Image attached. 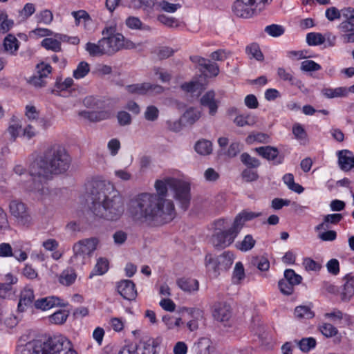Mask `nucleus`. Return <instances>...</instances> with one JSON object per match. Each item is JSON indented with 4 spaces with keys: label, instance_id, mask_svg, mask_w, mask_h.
Wrapping results in <instances>:
<instances>
[{
    "label": "nucleus",
    "instance_id": "32",
    "mask_svg": "<svg viewBox=\"0 0 354 354\" xmlns=\"http://www.w3.org/2000/svg\"><path fill=\"white\" fill-rule=\"evenodd\" d=\"M183 91L190 93L193 95L198 96L205 88V84L200 82L198 79H194L181 85Z\"/></svg>",
    "mask_w": 354,
    "mask_h": 354
},
{
    "label": "nucleus",
    "instance_id": "56",
    "mask_svg": "<svg viewBox=\"0 0 354 354\" xmlns=\"http://www.w3.org/2000/svg\"><path fill=\"white\" fill-rule=\"evenodd\" d=\"M245 277L243 265L241 262H236L233 270L232 281L234 283H239Z\"/></svg>",
    "mask_w": 354,
    "mask_h": 354
},
{
    "label": "nucleus",
    "instance_id": "59",
    "mask_svg": "<svg viewBox=\"0 0 354 354\" xmlns=\"http://www.w3.org/2000/svg\"><path fill=\"white\" fill-rule=\"evenodd\" d=\"M14 22L11 19H8L6 12H0V32L6 33L9 31L13 26Z\"/></svg>",
    "mask_w": 354,
    "mask_h": 354
},
{
    "label": "nucleus",
    "instance_id": "31",
    "mask_svg": "<svg viewBox=\"0 0 354 354\" xmlns=\"http://www.w3.org/2000/svg\"><path fill=\"white\" fill-rule=\"evenodd\" d=\"M178 286L184 292H193L198 291L199 283L195 279L181 278L177 281Z\"/></svg>",
    "mask_w": 354,
    "mask_h": 354
},
{
    "label": "nucleus",
    "instance_id": "58",
    "mask_svg": "<svg viewBox=\"0 0 354 354\" xmlns=\"http://www.w3.org/2000/svg\"><path fill=\"white\" fill-rule=\"evenodd\" d=\"M35 122H30L29 124L23 127L22 137L29 140L37 136L39 133V131L35 125Z\"/></svg>",
    "mask_w": 354,
    "mask_h": 354
},
{
    "label": "nucleus",
    "instance_id": "37",
    "mask_svg": "<svg viewBox=\"0 0 354 354\" xmlns=\"http://www.w3.org/2000/svg\"><path fill=\"white\" fill-rule=\"evenodd\" d=\"M238 127H252L257 122V116L252 113L238 115L234 120Z\"/></svg>",
    "mask_w": 354,
    "mask_h": 354
},
{
    "label": "nucleus",
    "instance_id": "23",
    "mask_svg": "<svg viewBox=\"0 0 354 354\" xmlns=\"http://www.w3.org/2000/svg\"><path fill=\"white\" fill-rule=\"evenodd\" d=\"M72 15L75 18L76 26H83L87 30H92L93 20L85 10L73 11Z\"/></svg>",
    "mask_w": 354,
    "mask_h": 354
},
{
    "label": "nucleus",
    "instance_id": "8",
    "mask_svg": "<svg viewBox=\"0 0 354 354\" xmlns=\"http://www.w3.org/2000/svg\"><path fill=\"white\" fill-rule=\"evenodd\" d=\"M15 174L21 177V181L28 192H34L38 196H42L48 193V189L45 187L43 180H37L36 178H39L38 175H32L31 174V168L30 173H28L26 169L20 164H17L13 168Z\"/></svg>",
    "mask_w": 354,
    "mask_h": 354
},
{
    "label": "nucleus",
    "instance_id": "26",
    "mask_svg": "<svg viewBox=\"0 0 354 354\" xmlns=\"http://www.w3.org/2000/svg\"><path fill=\"white\" fill-rule=\"evenodd\" d=\"M180 313H187L192 318L186 323V326L190 332L196 330L198 328V318L195 316H199L201 311L199 309L194 308H182L180 310Z\"/></svg>",
    "mask_w": 354,
    "mask_h": 354
},
{
    "label": "nucleus",
    "instance_id": "19",
    "mask_svg": "<svg viewBox=\"0 0 354 354\" xmlns=\"http://www.w3.org/2000/svg\"><path fill=\"white\" fill-rule=\"evenodd\" d=\"M192 61L198 64L200 70L203 73L207 71L210 77H216L219 73V68L217 64L212 62L209 59L203 57H196L192 58Z\"/></svg>",
    "mask_w": 354,
    "mask_h": 354
},
{
    "label": "nucleus",
    "instance_id": "36",
    "mask_svg": "<svg viewBox=\"0 0 354 354\" xmlns=\"http://www.w3.org/2000/svg\"><path fill=\"white\" fill-rule=\"evenodd\" d=\"M77 279V274L74 270L72 268H66L64 270L58 277V281L60 284L69 286L73 284Z\"/></svg>",
    "mask_w": 354,
    "mask_h": 354
},
{
    "label": "nucleus",
    "instance_id": "5",
    "mask_svg": "<svg viewBox=\"0 0 354 354\" xmlns=\"http://www.w3.org/2000/svg\"><path fill=\"white\" fill-rule=\"evenodd\" d=\"M104 37L102 39L106 55H112L120 50L122 48H134L136 44L129 40L125 39L122 34L117 33L115 27H106L103 31Z\"/></svg>",
    "mask_w": 354,
    "mask_h": 354
},
{
    "label": "nucleus",
    "instance_id": "34",
    "mask_svg": "<svg viewBox=\"0 0 354 354\" xmlns=\"http://www.w3.org/2000/svg\"><path fill=\"white\" fill-rule=\"evenodd\" d=\"M342 218L341 214H330L324 216L323 222L315 227L316 231L327 230L330 227V224H337Z\"/></svg>",
    "mask_w": 354,
    "mask_h": 354
},
{
    "label": "nucleus",
    "instance_id": "51",
    "mask_svg": "<svg viewBox=\"0 0 354 354\" xmlns=\"http://www.w3.org/2000/svg\"><path fill=\"white\" fill-rule=\"evenodd\" d=\"M283 180L290 189L298 194H301L303 192V187L295 183L294 176L292 174H285L283 177Z\"/></svg>",
    "mask_w": 354,
    "mask_h": 354
},
{
    "label": "nucleus",
    "instance_id": "27",
    "mask_svg": "<svg viewBox=\"0 0 354 354\" xmlns=\"http://www.w3.org/2000/svg\"><path fill=\"white\" fill-rule=\"evenodd\" d=\"M80 115L84 119L91 122H99L104 120H107L111 117V113L107 111H81Z\"/></svg>",
    "mask_w": 354,
    "mask_h": 354
},
{
    "label": "nucleus",
    "instance_id": "38",
    "mask_svg": "<svg viewBox=\"0 0 354 354\" xmlns=\"http://www.w3.org/2000/svg\"><path fill=\"white\" fill-rule=\"evenodd\" d=\"M255 151L268 160H275L277 158L279 151L277 148L266 146L255 148Z\"/></svg>",
    "mask_w": 354,
    "mask_h": 354
},
{
    "label": "nucleus",
    "instance_id": "41",
    "mask_svg": "<svg viewBox=\"0 0 354 354\" xmlns=\"http://www.w3.org/2000/svg\"><path fill=\"white\" fill-rule=\"evenodd\" d=\"M195 151L201 156H207L212 152V144L207 140H200L194 146Z\"/></svg>",
    "mask_w": 354,
    "mask_h": 354
},
{
    "label": "nucleus",
    "instance_id": "50",
    "mask_svg": "<svg viewBox=\"0 0 354 354\" xmlns=\"http://www.w3.org/2000/svg\"><path fill=\"white\" fill-rule=\"evenodd\" d=\"M299 349L303 352H308L316 346V339L313 337L303 338L300 341L295 340Z\"/></svg>",
    "mask_w": 354,
    "mask_h": 354
},
{
    "label": "nucleus",
    "instance_id": "42",
    "mask_svg": "<svg viewBox=\"0 0 354 354\" xmlns=\"http://www.w3.org/2000/svg\"><path fill=\"white\" fill-rule=\"evenodd\" d=\"M90 65L84 61L80 62L73 72V77L75 80L84 78L90 72Z\"/></svg>",
    "mask_w": 354,
    "mask_h": 354
},
{
    "label": "nucleus",
    "instance_id": "2",
    "mask_svg": "<svg viewBox=\"0 0 354 354\" xmlns=\"http://www.w3.org/2000/svg\"><path fill=\"white\" fill-rule=\"evenodd\" d=\"M89 209L96 218L111 221L119 220L124 212L122 196L109 181L94 183Z\"/></svg>",
    "mask_w": 354,
    "mask_h": 354
},
{
    "label": "nucleus",
    "instance_id": "9",
    "mask_svg": "<svg viewBox=\"0 0 354 354\" xmlns=\"http://www.w3.org/2000/svg\"><path fill=\"white\" fill-rule=\"evenodd\" d=\"M234 259V254L230 251L224 252L216 257L207 254L205 256V264L207 271L211 273L212 277H217L221 272L230 269Z\"/></svg>",
    "mask_w": 354,
    "mask_h": 354
},
{
    "label": "nucleus",
    "instance_id": "62",
    "mask_svg": "<svg viewBox=\"0 0 354 354\" xmlns=\"http://www.w3.org/2000/svg\"><path fill=\"white\" fill-rule=\"evenodd\" d=\"M269 137L267 134L263 133H252L245 139L246 143L252 145L254 142H267Z\"/></svg>",
    "mask_w": 354,
    "mask_h": 354
},
{
    "label": "nucleus",
    "instance_id": "53",
    "mask_svg": "<svg viewBox=\"0 0 354 354\" xmlns=\"http://www.w3.org/2000/svg\"><path fill=\"white\" fill-rule=\"evenodd\" d=\"M68 317V311L65 310H60L49 316L48 320L50 323L54 324H62L66 321Z\"/></svg>",
    "mask_w": 354,
    "mask_h": 354
},
{
    "label": "nucleus",
    "instance_id": "14",
    "mask_svg": "<svg viewBox=\"0 0 354 354\" xmlns=\"http://www.w3.org/2000/svg\"><path fill=\"white\" fill-rule=\"evenodd\" d=\"M118 354H157L156 347L151 343L143 342L136 346L122 348Z\"/></svg>",
    "mask_w": 354,
    "mask_h": 354
},
{
    "label": "nucleus",
    "instance_id": "29",
    "mask_svg": "<svg viewBox=\"0 0 354 354\" xmlns=\"http://www.w3.org/2000/svg\"><path fill=\"white\" fill-rule=\"evenodd\" d=\"M34 299L33 290L26 287L21 292L20 299L18 304V309L20 311L25 310L26 308L30 306Z\"/></svg>",
    "mask_w": 354,
    "mask_h": 354
},
{
    "label": "nucleus",
    "instance_id": "43",
    "mask_svg": "<svg viewBox=\"0 0 354 354\" xmlns=\"http://www.w3.org/2000/svg\"><path fill=\"white\" fill-rule=\"evenodd\" d=\"M324 317L333 322L343 320L346 323H351L352 321V318L349 315L344 314L339 310H334L332 312L325 313Z\"/></svg>",
    "mask_w": 354,
    "mask_h": 354
},
{
    "label": "nucleus",
    "instance_id": "48",
    "mask_svg": "<svg viewBox=\"0 0 354 354\" xmlns=\"http://www.w3.org/2000/svg\"><path fill=\"white\" fill-rule=\"evenodd\" d=\"M201 111L198 109L189 108L184 113L182 118L187 124H193L201 118Z\"/></svg>",
    "mask_w": 354,
    "mask_h": 354
},
{
    "label": "nucleus",
    "instance_id": "39",
    "mask_svg": "<svg viewBox=\"0 0 354 354\" xmlns=\"http://www.w3.org/2000/svg\"><path fill=\"white\" fill-rule=\"evenodd\" d=\"M85 50L91 56L106 55L102 39L99 40L97 44L88 42L85 46Z\"/></svg>",
    "mask_w": 354,
    "mask_h": 354
},
{
    "label": "nucleus",
    "instance_id": "44",
    "mask_svg": "<svg viewBox=\"0 0 354 354\" xmlns=\"http://www.w3.org/2000/svg\"><path fill=\"white\" fill-rule=\"evenodd\" d=\"M256 243L255 239L250 234L245 236L243 239L236 243V247L238 250L242 252H248L252 250Z\"/></svg>",
    "mask_w": 354,
    "mask_h": 354
},
{
    "label": "nucleus",
    "instance_id": "55",
    "mask_svg": "<svg viewBox=\"0 0 354 354\" xmlns=\"http://www.w3.org/2000/svg\"><path fill=\"white\" fill-rule=\"evenodd\" d=\"M295 316L298 319H311L314 317V313L306 306H299L295 309Z\"/></svg>",
    "mask_w": 354,
    "mask_h": 354
},
{
    "label": "nucleus",
    "instance_id": "47",
    "mask_svg": "<svg viewBox=\"0 0 354 354\" xmlns=\"http://www.w3.org/2000/svg\"><path fill=\"white\" fill-rule=\"evenodd\" d=\"M318 328L320 333L327 338L333 337L338 334L337 328L330 323H321Z\"/></svg>",
    "mask_w": 354,
    "mask_h": 354
},
{
    "label": "nucleus",
    "instance_id": "13",
    "mask_svg": "<svg viewBox=\"0 0 354 354\" xmlns=\"http://www.w3.org/2000/svg\"><path fill=\"white\" fill-rule=\"evenodd\" d=\"M127 91L135 95H156L163 92L164 88L161 86L151 84L150 83H142L129 85Z\"/></svg>",
    "mask_w": 354,
    "mask_h": 354
},
{
    "label": "nucleus",
    "instance_id": "22",
    "mask_svg": "<svg viewBox=\"0 0 354 354\" xmlns=\"http://www.w3.org/2000/svg\"><path fill=\"white\" fill-rule=\"evenodd\" d=\"M162 322L167 330L176 332L180 331L185 324L181 317L174 315H165L162 316Z\"/></svg>",
    "mask_w": 354,
    "mask_h": 354
},
{
    "label": "nucleus",
    "instance_id": "3",
    "mask_svg": "<svg viewBox=\"0 0 354 354\" xmlns=\"http://www.w3.org/2000/svg\"><path fill=\"white\" fill-rule=\"evenodd\" d=\"M71 161L64 147L55 144L46 149L43 157L31 165V174L47 179L53 174H59L67 171Z\"/></svg>",
    "mask_w": 354,
    "mask_h": 354
},
{
    "label": "nucleus",
    "instance_id": "15",
    "mask_svg": "<svg viewBox=\"0 0 354 354\" xmlns=\"http://www.w3.org/2000/svg\"><path fill=\"white\" fill-rule=\"evenodd\" d=\"M119 294L125 299L134 300L137 297L136 286L132 281L124 279L120 281L117 286Z\"/></svg>",
    "mask_w": 354,
    "mask_h": 354
},
{
    "label": "nucleus",
    "instance_id": "33",
    "mask_svg": "<svg viewBox=\"0 0 354 354\" xmlns=\"http://www.w3.org/2000/svg\"><path fill=\"white\" fill-rule=\"evenodd\" d=\"M194 347L198 354H212L214 350L212 342L206 337L199 339Z\"/></svg>",
    "mask_w": 354,
    "mask_h": 354
},
{
    "label": "nucleus",
    "instance_id": "61",
    "mask_svg": "<svg viewBox=\"0 0 354 354\" xmlns=\"http://www.w3.org/2000/svg\"><path fill=\"white\" fill-rule=\"evenodd\" d=\"M240 159L248 168H257L260 165L259 160L254 157H252L248 153H242L240 156Z\"/></svg>",
    "mask_w": 354,
    "mask_h": 354
},
{
    "label": "nucleus",
    "instance_id": "28",
    "mask_svg": "<svg viewBox=\"0 0 354 354\" xmlns=\"http://www.w3.org/2000/svg\"><path fill=\"white\" fill-rule=\"evenodd\" d=\"M345 283L341 292L342 301H348L354 295V276L348 274L345 277Z\"/></svg>",
    "mask_w": 354,
    "mask_h": 354
},
{
    "label": "nucleus",
    "instance_id": "16",
    "mask_svg": "<svg viewBox=\"0 0 354 354\" xmlns=\"http://www.w3.org/2000/svg\"><path fill=\"white\" fill-rule=\"evenodd\" d=\"M215 97V92L209 91L200 100L201 104L208 109V113L211 116H214L216 114L219 106L220 102Z\"/></svg>",
    "mask_w": 354,
    "mask_h": 354
},
{
    "label": "nucleus",
    "instance_id": "10",
    "mask_svg": "<svg viewBox=\"0 0 354 354\" xmlns=\"http://www.w3.org/2000/svg\"><path fill=\"white\" fill-rule=\"evenodd\" d=\"M272 0H236L232 6L235 15L243 18L252 17L257 10H261Z\"/></svg>",
    "mask_w": 354,
    "mask_h": 354
},
{
    "label": "nucleus",
    "instance_id": "64",
    "mask_svg": "<svg viewBox=\"0 0 354 354\" xmlns=\"http://www.w3.org/2000/svg\"><path fill=\"white\" fill-rule=\"evenodd\" d=\"M283 279L288 281V282L294 286L299 285L302 280V277L299 274H296L292 269H287L285 270Z\"/></svg>",
    "mask_w": 354,
    "mask_h": 354
},
{
    "label": "nucleus",
    "instance_id": "1",
    "mask_svg": "<svg viewBox=\"0 0 354 354\" xmlns=\"http://www.w3.org/2000/svg\"><path fill=\"white\" fill-rule=\"evenodd\" d=\"M156 194L143 192L133 197L127 205V214L134 221L154 224L171 221L176 216L174 202L165 197L169 191L183 210L191 201V186L176 175H166L154 182Z\"/></svg>",
    "mask_w": 354,
    "mask_h": 354
},
{
    "label": "nucleus",
    "instance_id": "52",
    "mask_svg": "<svg viewBox=\"0 0 354 354\" xmlns=\"http://www.w3.org/2000/svg\"><path fill=\"white\" fill-rule=\"evenodd\" d=\"M306 40L310 46H316L324 44L323 34L320 32H312L306 35Z\"/></svg>",
    "mask_w": 354,
    "mask_h": 354
},
{
    "label": "nucleus",
    "instance_id": "45",
    "mask_svg": "<svg viewBox=\"0 0 354 354\" xmlns=\"http://www.w3.org/2000/svg\"><path fill=\"white\" fill-rule=\"evenodd\" d=\"M292 133L300 144L306 145L308 142L307 133L301 124H295L292 127Z\"/></svg>",
    "mask_w": 354,
    "mask_h": 354
},
{
    "label": "nucleus",
    "instance_id": "46",
    "mask_svg": "<svg viewBox=\"0 0 354 354\" xmlns=\"http://www.w3.org/2000/svg\"><path fill=\"white\" fill-rule=\"evenodd\" d=\"M176 1V0H158L155 6H159L162 10L167 12L173 13L181 7V5Z\"/></svg>",
    "mask_w": 354,
    "mask_h": 354
},
{
    "label": "nucleus",
    "instance_id": "24",
    "mask_svg": "<svg viewBox=\"0 0 354 354\" xmlns=\"http://www.w3.org/2000/svg\"><path fill=\"white\" fill-rule=\"evenodd\" d=\"M231 316L230 306L226 303H218L214 306L213 317L218 322L227 321Z\"/></svg>",
    "mask_w": 354,
    "mask_h": 354
},
{
    "label": "nucleus",
    "instance_id": "18",
    "mask_svg": "<svg viewBox=\"0 0 354 354\" xmlns=\"http://www.w3.org/2000/svg\"><path fill=\"white\" fill-rule=\"evenodd\" d=\"M338 165L339 168L348 171L354 167V154L349 150L343 149L337 151Z\"/></svg>",
    "mask_w": 354,
    "mask_h": 354
},
{
    "label": "nucleus",
    "instance_id": "11",
    "mask_svg": "<svg viewBox=\"0 0 354 354\" xmlns=\"http://www.w3.org/2000/svg\"><path fill=\"white\" fill-rule=\"evenodd\" d=\"M344 20L338 25V29L342 33V37L346 43L354 42V8H343Z\"/></svg>",
    "mask_w": 354,
    "mask_h": 354
},
{
    "label": "nucleus",
    "instance_id": "54",
    "mask_svg": "<svg viewBox=\"0 0 354 354\" xmlns=\"http://www.w3.org/2000/svg\"><path fill=\"white\" fill-rule=\"evenodd\" d=\"M23 127L20 120H12L8 128V132L15 139L18 136H22Z\"/></svg>",
    "mask_w": 354,
    "mask_h": 354
},
{
    "label": "nucleus",
    "instance_id": "7",
    "mask_svg": "<svg viewBox=\"0 0 354 354\" xmlns=\"http://www.w3.org/2000/svg\"><path fill=\"white\" fill-rule=\"evenodd\" d=\"M99 241L96 238L86 239L75 243L73 246V254L70 261L77 266H83L90 259L96 250Z\"/></svg>",
    "mask_w": 354,
    "mask_h": 354
},
{
    "label": "nucleus",
    "instance_id": "60",
    "mask_svg": "<svg viewBox=\"0 0 354 354\" xmlns=\"http://www.w3.org/2000/svg\"><path fill=\"white\" fill-rule=\"evenodd\" d=\"M126 320L122 317H112L109 320L110 328L115 332H121L125 325Z\"/></svg>",
    "mask_w": 354,
    "mask_h": 354
},
{
    "label": "nucleus",
    "instance_id": "25",
    "mask_svg": "<svg viewBox=\"0 0 354 354\" xmlns=\"http://www.w3.org/2000/svg\"><path fill=\"white\" fill-rule=\"evenodd\" d=\"M322 94L327 98L344 97L350 93L349 87L339 86L337 88L326 87L322 89Z\"/></svg>",
    "mask_w": 354,
    "mask_h": 354
},
{
    "label": "nucleus",
    "instance_id": "40",
    "mask_svg": "<svg viewBox=\"0 0 354 354\" xmlns=\"http://www.w3.org/2000/svg\"><path fill=\"white\" fill-rule=\"evenodd\" d=\"M109 268V260L104 257H100L97 259V263L90 274V278H92L95 275H103L108 271Z\"/></svg>",
    "mask_w": 354,
    "mask_h": 354
},
{
    "label": "nucleus",
    "instance_id": "63",
    "mask_svg": "<svg viewBox=\"0 0 354 354\" xmlns=\"http://www.w3.org/2000/svg\"><path fill=\"white\" fill-rule=\"evenodd\" d=\"M25 115L32 122H37L39 119V110L32 105H26L25 107Z\"/></svg>",
    "mask_w": 354,
    "mask_h": 354
},
{
    "label": "nucleus",
    "instance_id": "17",
    "mask_svg": "<svg viewBox=\"0 0 354 354\" xmlns=\"http://www.w3.org/2000/svg\"><path fill=\"white\" fill-rule=\"evenodd\" d=\"M41 246L46 252H50V257L53 260H59L64 254V250L59 248V243L55 239H45L42 241Z\"/></svg>",
    "mask_w": 354,
    "mask_h": 354
},
{
    "label": "nucleus",
    "instance_id": "12",
    "mask_svg": "<svg viewBox=\"0 0 354 354\" xmlns=\"http://www.w3.org/2000/svg\"><path fill=\"white\" fill-rule=\"evenodd\" d=\"M9 212L21 225H28L32 222L31 216L26 204L18 199H12L9 203Z\"/></svg>",
    "mask_w": 354,
    "mask_h": 354
},
{
    "label": "nucleus",
    "instance_id": "35",
    "mask_svg": "<svg viewBox=\"0 0 354 354\" xmlns=\"http://www.w3.org/2000/svg\"><path fill=\"white\" fill-rule=\"evenodd\" d=\"M19 47V41L12 35H8L3 40L4 50L11 55H16Z\"/></svg>",
    "mask_w": 354,
    "mask_h": 354
},
{
    "label": "nucleus",
    "instance_id": "21",
    "mask_svg": "<svg viewBox=\"0 0 354 354\" xmlns=\"http://www.w3.org/2000/svg\"><path fill=\"white\" fill-rule=\"evenodd\" d=\"M65 304L62 302V299L57 297L50 296L38 299L35 302V306L37 309L43 311L48 310L57 306H64Z\"/></svg>",
    "mask_w": 354,
    "mask_h": 354
},
{
    "label": "nucleus",
    "instance_id": "57",
    "mask_svg": "<svg viewBox=\"0 0 354 354\" xmlns=\"http://www.w3.org/2000/svg\"><path fill=\"white\" fill-rule=\"evenodd\" d=\"M126 25L128 28L134 30H149V26L143 24L140 19L136 17H129L126 19Z\"/></svg>",
    "mask_w": 354,
    "mask_h": 354
},
{
    "label": "nucleus",
    "instance_id": "49",
    "mask_svg": "<svg viewBox=\"0 0 354 354\" xmlns=\"http://www.w3.org/2000/svg\"><path fill=\"white\" fill-rule=\"evenodd\" d=\"M245 51L250 58L255 59L257 61L263 60V55L257 44L252 43L248 45L246 47Z\"/></svg>",
    "mask_w": 354,
    "mask_h": 354
},
{
    "label": "nucleus",
    "instance_id": "4",
    "mask_svg": "<svg viewBox=\"0 0 354 354\" xmlns=\"http://www.w3.org/2000/svg\"><path fill=\"white\" fill-rule=\"evenodd\" d=\"M15 354H77L71 342L62 335H54L46 342L32 340L22 343L20 340Z\"/></svg>",
    "mask_w": 354,
    "mask_h": 354
},
{
    "label": "nucleus",
    "instance_id": "20",
    "mask_svg": "<svg viewBox=\"0 0 354 354\" xmlns=\"http://www.w3.org/2000/svg\"><path fill=\"white\" fill-rule=\"evenodd\" d=\"M261 216V213L244 210L240 212L234 218L232 227L238 234L247 221H251Z\"/></svg>",
    "mask_w": 354,
    "mask_h": 354
},
{
    "label": "nucleus",
    "instance_id": "30",
    "mask_svg": "<svg viewBox=\"0 0 354 354\" xmlns=\"http://www.w3.org/2000/svg\"><path fill=\"white\" fill-rule=\"evenodd\" d=\"M53 37H47L41 41V45L46 50L58 52L61 50L62 35L53 34Z\"/></svg>",
    "mask_w": 354,
    "mask_h": 354
},
{
    "label": "nucleus",
    "instance_id": "6",
    "mask_svg": "<svg viewBox=\"0 0 354 354\" xmlns=\"http://www.w3.org/2000/svg\"><path fill=\"white\" fill-rule=\"evenodd\" d=\"M228 227L229 223L225 219H218L214 222V234L211 238L214 247L225 248L234 242L238 234L232 227Z\"/></svg>",
    "mask_w": 354,
    "mask_h": 354
}]
</instances>
